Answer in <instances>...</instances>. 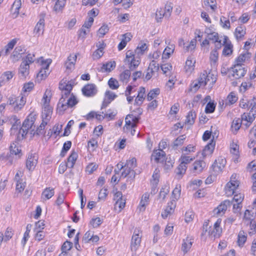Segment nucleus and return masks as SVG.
<instances>
[{
  "mask_svg": "<svg viewBox=\"0 0 256 256\" xmlns=\"http://www.w3.org/2000/svg\"><path fill=\"white\" fill-rule=\"evenodd\" d=\"M50 63V62H46L44 63H42V68L37 75L38 78H40L42 80L47 76L48 74L46 70H48Z\"/></svg>",
  "mask_w": 256,
  "mask_h": 256,
  "instance_id": "obj_31",
  "label": "nucleus"
},
{
  "mask_svg": "<svg viewBox=\"0 0 256 256\" xmlns=\"http://www.w3.org/2000/svg\"><path fill=\"white\" fill-rule=\"evenodd\" d=\"M108 85L109 87L112 90H116L120 86L118 81L116 79L112 78H110L108 80Z\"/></svg>",
  "mask_w": 256,
  "mask_h": 256,
  "instance_id": "obj_53",
  "label": "nucleus"
},
{
  "mask_svg": "<svg viewBox=\"0 0 256 256\" xmlns=\"http://www.w3.org/2000/svg\"><path fill=\"white\" fill-rule=\"evenodd\" d=\"M17 40L16 38L12 40L10 42H9L8 44L5 46V54H8L10 50H12L14 46L16 44Z\"/></svg>",
  "mask_w": 256,
  "mask_h": 256,
  "instance_id": "obj_62",
  "label": "nucleus"
},
{
  "mask_svg": "<svg viewBox=\"0 0 256 256\" xmlns=\"http://www.w3.org/2000/svg\"><path fill=\"white\" fill-rule=\"evenodd\" d=\"M195 60L190 56L188 57L186 62L184 68L187 72L191 73L194 70Z\"/></svg>",
  "mask_w": 256,
  "mask_h": 256,
  "instance_id": "obj_34",
  "label": "nucleus"
},
{
  "mask_svg": "<svg viewBox=\"0 0 256 256\" xmlns=\"http://www.w3.org/2000/svg\"><path fill=\"white\" fill-rule=\"evenodd\" d=\"M203 80H200V74L197 80L194 81L190 85L191 91L196 92L200 87H204L206 86V82H204Z\"/></svg>",
  "mask_w": 256,
  "mask_h": 256,
  "instance_id": "obj_21",
  "label": "nucleus"
},
{
  "mask_svg": "<svg viewBox=\"0 0 256 256\" xmlns=\"http://www.w3.org/2000/svg\"><path fill=\"white\" fill-rule=\"evenodd\" d=\"M13 76L14 74L12 72L8 71L2 74L0 78L2 80V82H7L12 79Z\"/></svg>",
  "mask_w": 256,
  "mask_h": 256,
  "instance_id": "obj_57",
  "label": "nucleus"
},
{
  "mask_svg": "<svg viewBox=\"0 0 256 256\" xmlns=\"http://www.w3.org/2000/svg\"><path fill=\"white\" fill-rule=\"evenodd\" d=\"M71 146L72 142L70 141H67L64 143L60 153V156H65L66 152L70 149Z\"/></svg>",
  "mask_w": 256,
  "mask_h": 256,
  "instance_id": "obj_61",
  "label": "nucleus"
},
{
  "mask_svg": "<svg viewBox=\"0 0 256 256\" xmlns=\"http://www.w3.org/2000/svg\"><path fill=\"white\" fill-rule=\"evenodd\" d=\"M54 188H47L43 191L42 197L44 199L48 200L54 195Z\"/></svg>",
  "mask_w": 256,
  "mask_h": 256,
  "instance_id": "obj_39",
  "label": "nucleus"
},
{
  "mask_svg": "<svg viewBox=\"0 0 256 256\" xmlns=\"http://www.w3.org/2000/svg\"><path fill=\"white\" fill-rule=\"evenodd\" d=\"M216 108V104L214 102H208L206 106L205 112L210 114L214 112Z\"/></svg>",
  "mask_w": 256,
  "mask_h": 256,
  "instance_id": "obj_60",
  "label": "nucleus"
},
{
  "mask_svg": "<svg viewBox=\"0 0 256 256\" xmlns=\"http://www.w3.org/2000/svg\"><path fill=\"white\" fill-rule=\"evenodd\" d=\"M48 90L46 92L42 98V100H44V108L42 110V118H44L46 120H50L51 118V115L52 111V108L49 105L50 98L46 94Z\"/></svg>",
  "mask_w": 256,
  "mask_h": 256,
  "instance_id": "obj_4",
  "label": "nucleus"
},
{
  "mask_svg": "<svg viewBox=\"0 0 256 256\" xmlns=\"http://www.w3.org/2000/svg\"><path fill=\"white\" fill-rule=\"evenodd\" d=\"M214 136H212V139L211 140L210 142L208 144L203 150L202 155L204 158L211 154L213 152L216 144L214 140Z\"/></svg>",
  "mask_w": 256,
  "mask_h": 256,
  "instance_id": "obj_19",
  "label": "nucleus"
},
{
  "mask_svg": "<svg viewBox=\"0 0 256 256\" xmlns=\"http://www.w3.org/2000/svg\"><path fill=\"white\" fill-rule=\"evenodd\" d=\"M218 53L216 50H212L210 54V59L212 64H215L217 62L218 60Z\"/></svg>",
  "mask_w": 256,
  "mask_h": 256,
  "instance_id": "obj_51",
  "label": "nucleus"
},
{
  "mask_svg": "<svg viewBox=\"0 0 256 256\" xmlns=\"http://www.w3.org/2000/svg\"><path fill=\"white\" fill-rule=\"evenodd\" d=\"M247 238L246 233L244 230H240L238 236V244L240 246H242L246 242Z\"/></svg>",
  "mask_w": 256,
  "mask_h": 256,
  "instance_id": "obj_37",
  "label": "nucleus"
},
{
  "mask_svg": "<svg viewBox=\"0 0 256 256\" xmlns=\"http://www.w3.org/2000/svg\"><path fill=\"white\" fill-rule=\"evenodd\" d=\"M192 242H193L191 240L188 238L183 240V242L182 246V250L184 254H186L190 249Z\"/></svg>",
  "mask_w": 256,
  "mask_h": 256,
  "instance_id": "obj_32",
  "label": "nucleus"
},
{
  "mask_svg": "<svg viewBox=\"0 0 256 256\" xmlns=\"http://www.w3.org/2000/svg\"><path fill=\"white\" fill-rule=\"evenodd\" d=\"M246 34V28L244 26H238L234 32V35L237 40L242 38Z\"/></svg>",
  "mask_w": 256,
  "mask_h": 256,
  "instance_id": "obj_35",
  "label": "nucleus"
},
{
  "mask_svg": "<svg viewBox=\"0 0 256 256\" xmlns=\"http://www.w3.org/2000/svg\"><path fill=\"white\" fill-rule=\"evenodd\" d=\"M192 172L195 174H198L202 172L206 166V163L202 160H196L193 164Z\"/></svg>",
  "mask_w": 256,
  "mask_h": 256,
  "instance_id": "obj_18",
  "label": "nucleus"
},
{
  "mask_svg": "<svg viewBox=\"0 0 256 256\" xmlns=\"http://www.w3.org/2000/svg\"><path fill=\"white\" fill-rule=\"evenodd\" d=\"M78 158V154L75 152H72L68 158L67 166L69 168H72Z\"/></svg>",
  "mask_w": 256,
  "mask_h": 256,
  "instance_id": "obj_36",
  "label": "nucleus"
},
{
  "mask_svg": "<svg viewBox=\"0 0 256 256\" xmlns=\"http://www.w3.org/2000/svg\"><path fill=\"white\" fill-rule=\"evenodd\" d=\"M196 118V114L194 112H190L186 118V124L192 125L194 122V120Z\"/></svg>",
  "mask_w": 256,
  "mask_h": 256,
  "instance_id": "obj_43",
  "label": "nucleus"
},
{
  "mask_svg": "<svg viewBox=\"0 0 256 256\" xmlns=\"http://www.w3.org/2000/svg\"><path fill=\"white\" fill-rule=\"evenodd\" d=\"M224 46L222 50V54L226 56L230 55L232 52V44L227 42Z\"/></svg>",
  "mask_w": 256,
  "mask_h": 256,
  "instance_id": "obj_47",
  "label": "nucleus"
},
{
  "mask_svg": "<svg viewBox=\"0 0 256 256\" xmlns=\"http://www.w3.org/2000/svg\"><path fill=\"white\" fill-rule=\"evenodd\" d=\"M160 93V90L159 88L153 89L148 93L147 96V100L148 101H150L154 98H156Z\"/></svg>",
  "mask_w": 256,
  "mask_h": 256,
  "instance_id": "obj_45",
  "label": "nucleus"
},
{
  "mask_svg": "<svg viewBox=\"0 0 256 256\" xmlns=\"http://www.w3.org/2000/svg\"><path fill=\"white\" fill-rule=\"evenodd\" d=\"M166 18H169L172 10V4L170 2H167L165 5L164 10H163Z\"/></svg>",
  "mask_w": 256,
  "mask_h": 256,
  "instance_id": "obj_48",
  "label": "nucleus"
},
{
  "mask_svg": "<svg viewBox=\"0 0 256 256\" xmlns=\"http://www.w3.org/2000/svg\"><path fill=\"white\" fill-rule=\"evenodd\" d=\"M242 120L240 118H234L232 124V129H234L236 132H237L238 130L240 128L242 124Z\"/></svg>",
  "mask_w": 256,
  "mask_h": 256,
  "instance_id": "obj_46",
  "label": "nucleus"
},
{
  "mask_svg": "<svg viewBox=\"0 0 256 256\" xmlns=\"http://www.w3.org/2000/svg\"><path fill=\"white\" fill-rule=\"evenodd\" d=\"M226 164V160L224 158L220 156L215 160L211 166L212 174L214 176H217L222 172Z\"/></svg>",
  "mask_w": 256,
  "mask_h": 256,
  "instance_id": "obj_3",
  "label": "nucleus"
},
{
  "mask_svg": "<svg viewBox=\"0 0 256 256\" xmlns=\"http://www.w3.org/2000/svg\"><path fill=\"white\" fill-rule=\"evenodd\" d=\"M140 230L136 228L134 230V234L132 238L130 248L132 251L136 252L141 242V236L139 234Z\"/></svg>",
  "mask_w": 256,
  "mask_h": 256,
  "instance_id": "obj_7",
  "label": "nucleus"
},
{
  "mask_svg": "<svg viewBox=\"0 0 256 256\" xmlns=\"http://www.w3.org/2000/svg\"><path fill=\"white\" fill-rule=\"evenodd\" d=\"M181 192V186L177 184L172 191V194L174 199L178 200L180 198Z\"/></svg>",
  "mask_w": 256,
  "mask_h": 256,
  "instance_id": "obj_59",
  "label": "nucleus"
},
{
  "mask_svg": "<svg viewBox=\"0 0 256 256\" xmlns=\"http://www.w3.org/2000/svg\"><path fill=\"white\" fill-rule=\"evenodd\" d=\"M10 120L12 122L13 121L14 122V123L12 124V127L11 128V134H18L19 136L20 134L18 133V131L20 124V120H18L16 116H12L11 117Z\"/></svg>",
  "mask_w": 256,
  "mask_h": 256,
  "instance_id": "obj_23",
  "label": "nucleus"
},
{
  "mask_svg": "<svg viewBox=\"0 0 256 256\" xmlns=\"http://www.w3.org/2000/svg\"><path fill=\"white\" fill-rule=\"evenodd\" d=\"M60 89L64 92V91L66 90V92H70L72 88V85L69 84H66V82H60L59 85Z\"/></svg>",
  "mask_w": 256,
  "mask_h": 256,
  "instance_id": "obj_54",
  "label": "nucleus"
},
{
  "mask_svg": "<svg viewBox=\"0 0 256 256\" xmlns=\"http://www.w3.org/2000/svg\"><path fill=\"white\" fill-rule=\"evenodd\" d=\"M149 196L150 194L148 193H145L142 196L138 206V208L140 211L144 212L145 210L146 206L148 204Z\"/></svg>",
  "mask_w": 256,
  "mask_h": 256,
  "instance_id": "obj_27",
  "label": "nucleus"
},
{
  "mask_svg": "<svg viewBox=\"0 0 256 256\" xmlns=\"http://www.w3.org/2000/svg\"><path fill=\"white\" fill-rule=\"evenodd\" d=\"M116 167L119 170H122L120 178H125L127 176H129L132 180H134L136 176V172L134 170L126 168V166L124 165V163L121 162L118 164Z\"/></svg>",
  "mask_w": 256,
  "mask_h": 256,
  "instance_id": "obj_6",
  "label": "nucleus"
},
{
  "mask_svg": "<svg viewBox=\"0 0 256 256\" xmlns=\"http://www.w3.org/2000/svg\"><path fill=\"white\" fill-rule=\"evenodd\" d=\"M129 64V68L131 70H135L140 63V58L138 56L133 57L126 62Z\"/></svg>",
  "mask_w": 256,
  "mask_h": 256,
  "instance_id": "obj_28",
  "label": "nucleus"
},
{
  "mask_svg": "<svg viewBox=\"0 0 256 256\" xmlns=\"http://www.w3.org/2000/svg\"><path fill=\"white\" fill-rule=\"evenodd\" d=\"M46 16V14L44 13H42L40 15V20L36 26H35L34 29V32L36 33L38 36H39L40 34H42L44 31V18Z\"/></svg>",
  "mask_w": 256,
  "mask_h": 256,
  "instance_id": "obj_10",
  "label": "nucleus"
},
{
  "mask_svg": "<svg viewBox=\"0 0 256 256\" xmlns=\"http://www.w3.org/2000/svg\"><path fill=\"white\" fill-rule=\"evenodd\" d=\"M221 221L222 220L220 219H218L216 221L214 224L212 230L208 232V236H213L214 238L220 237L222 232V229L220 227Z\"/></svg>",
  "mask_w": 256,
  "mask_h": 256,
  "instance_id": "obj_15",
  "label": "nucleus"
},
{
  "mask_svg": "<svg viewBox=\"0 0 256 256\" xmlns=\"http://www.w3.org/2000/svg\"><path fill=\"white\" fill-rule=\"evenodd\" d=\"M76 60V55H70L68 58L67 61L64 64L66 69L69 70H72L74 69Z\"/></svg>",
  "mask_w": 256,
  "mask_h": 256,
  "instance_id": "obj_26",
  "label": "nucleus"
},
{
  "mask_svg": "<svg viewBox=\"0 0 256 256\" xmlns=\"http://www.w3.org/2000/svg\"><path fill=\"white\" fill-rule=\"evenodd\" d=\"M238 97L234 92H231L227 96L226 104H232L238 100Z\"/></svg>",
  "mask_w": 256,
  "mask_h": 256,
  "instance_id": "obj_44",
  "label": "nucleus"
},
{
  "mask_svg": "<svg viewBox=\"0 0 256 256\" xmlns=\"http://www.w3.org/2000/svg\"><path fill=\"white\" fill-rule=\"evenodd\" d=\"M255 218V214L252 212L248 210H246L244 212V220L247 225L249 224L250 227H253L254 226V220Z\"/></svg>",
  "mask_w": 256,
  "mask_h": 256,
  "instance_id": "obj_17",
  "label": "nucleus"
},
{
  "mask_svg": "<svg viewBox=\"0 0 256 256\" xmlns=\"http://www.w3.org/2000/svg\"><path fill=\"white\" fill-rule=\"evenodd\" d=\"M174 51V46L173 45H171L170 46H167L165 48L162 55V59H168L170 54L173 53Z\"/></svg>",
  "mask_w": 256,
  "mask_h": 256,
  "instance_id": "obj_41",
  "label": "nucleus"
},
{
  "mask_svg": "<svg viewBox=\"0 0 256 256\" xmlns=\"http://www.w3.org/2000/svg\"><path fill=\"white\" fill-rule=\"evenodd\" d=\"M126 125L124 127L126 128L127 130H130V128H133L136 127V123H133L130 118V115H128L126 116L125 118Z\"/></svg>",
  "mask_w": 256,
  "mask_h": 256,
  "instance_id": "obj_49",
  "label": "nucleus"
},
{
  "mask_svg": "<svg viewBox=\"0 0 256 256\" xmlns=\"http://www.w3.org/2000/svg\"><path fill=\"white\" fill-rule=\"evenodd\" d=\"M109 30V28L106 24L102 25L98 30V34L99 37H103Z\"/></svg>",
  "mask_w": 256,
  "mask_h": 256,
  "instance_id": "obj_56",
  "label": "nucleus"
},
{
  "mask_svg": "<svg viewBox=\"0 0 256 256\" xmlns=\"http://www.w3.org/2000/svg\"><path fill=\"white\" fill-rule=\"evenodd\" d=\"M78 103V100L76 97L72 94L66 100H64V98H60L58 104V110L59 112H63L68 108H72Z\"/></svg>",
  "mask_w": 256,
  "mask_h": 256,
  "instance_id": "obj_2",
  "label": "nucleus"
},
{
  "mask_svg": "<svg viewBox=\"0 0 256 256\" xmlns=\"http://www.w3.org/2000/svg\"><path fill=\"white\" fill-rule=\"evenodd\" d=\"M228 38L227 36H224V40L223 42H222L221 40H218V42H214L215 44V48L214 50H216L218 51V50L220 49L222 46H224L228 41Z\"/></svg>",
  "mask_w": 256,
  "mask_h": 256,
  "instance_id": "obj_63",
  "label": "nucleus"
},
{
  "mask_svg": "<svg viewBox=\"0 0 256 256\" xmlns=\"http://www.w3.org/2000/svg\"><path fill=\"white\" fill-rule=\"evenodd\" d=\"M21 0H16L13 3L11 10L12 12H14V14H16V16H18L19 14V10L21 8Z\"/></svg>",
  "mask_w": 256,
  "mask_h": 256,
  "instance_id": "obj_40",
  "label": "nucleus"
},
{
  "mask_svg": "<svg viewBox=\"0 0 256 256\" xmlns=\"http://www.w3.org/2000/svg\"><path fill=\"white\" fill-rule=\"evenodd\" d=\"M200 80L206 82V85L208 84L212 86L216 80V76L210 72H208L206 71H204L200 74Z\"/></svg>",
  "mask_w": 256,
  "mask_h": 256,
  "instance_id": "obj_8",
  "label": "nucleus"
},
{
  "mask_svg": "<svg viewBox=\"0 0 256 256\" xmlns=\"http://www.w3.org/2000/svg\"><path fill=\"white\" fill-rule=\"evenodd\" d=\"M146 90L144 87H140L138 94L135 99V104L140 106L142 104L144 99Z\"/></svg>",
  "mask_w": 256,
  "mask_h": 256,
  "instance_id": "obj_29",
  "label": "nucleus"
},
{
  "mask_svg": "<svg viewBox=\"0 0 256 256\" xmlns=\"http://www.w3.org/2000/svg\"><path fill=\"white\" fill-rule=\"evenodd\" d=\"M30 66L26 61H22L19 68L20 76L25 78L29 74Z\"/></svg>",
  "mask_w": 256,
  "mask_h": 256,
  "instance_id": "obj_20",
  "label": "nucleus"
},
{
  "mask_svg": "<svg viewBox=\"0 0 256 256\" xmlns=\"http://www.w3.org/2000/svg\"><path fill=\"white\" fill-rule=\"evenodd\" d=\"M194 158L190 157V156H186L182 155L180 159V162L184 165L186 166L188 164L192 161Z\"/></svg>",
  "mask_w": 256,
  "mask_h": 256,
  "instance_id": "obj_64",
  "label": "nucleus"
},
{
  "mask_svg": "<svg viewBox=\"0 0 256 256\" xmlns=\"http://www.w3.org/2000/svg\"><path fill=\"white\" fill-rule=\"evenodd\" d=\"M82 92L84 96L88 97H92L96 94L98 90L94 84H90L86 85L82 88Z\"/></svg>",
  "mask_w": 256,
  "mask_h": 256,
  "instance_id": "obj_9",
  "label": "nucleus"
},
{
  "mask_svg": "<svg viewBox=\"0 0 256 256\" xmlns=\"http://www.w3.org/2000/svg\"><path fill=\"white\" fill-rule=\"evenodd\" d=\"M238 186V181L230 180L228 182L225 186V193L226 196H230L233 195Z\"/></svg>",
  "mask_w": 256,
  "mask_h": 256,
  "instance_id": "obj_11",
  "label": "nucleus"
},
{
  "mask_svg": "<svg viewBox=\"0 0 256 256\" xmlns=\"http://www.w3.org/2000/svg\"><path fill=\"white\" fill-rule=\"evenodd\" d=\"M38 156L36 154H30L26 161V168L29 170H32L38 163Z\"/></svg>",
  "mask_w": 256,
  "mask_h": 256,
  "instance_id": "obj_14",
  "label": "nucleus"
},
{
  "mask_svg": "<svg viewBox=\"0 0 256 256\" xmlns=\"http://www.w3.org/2000/svg\"><path fill=\"white\" fill-rule=\"evenodd\" d=\"M186 138V136L184 134L180 136L177 138L173 142L174 147H177L179 146L182 145L184 144Z\"/></svg>",
  "mask_w": 256,
  "mask_h": 256,
  "instance_id": "obj_55",
  "label": "nucleus"
},
{
  "mask_svg": "<svg viewBox=\"0 0 256 256\" xmlns=\"http://www.w3.org/2000/svg\"><path fill=\"white\" fill-rule=\"evenodd\" d=\"M25 104L26 100L23 96H17L16 102L13 106L14 110L17 112H18L23 108Z\"/></svg>",
  "mask_w": 256,
  "mask_h": 256,
  "instance_id": "obj_25",
  "label": "nucleus"
},
{
  "mask_svg": "<svg viewBox=\"0 0 256 256\" xmlns=\"http://www.w3.org/2000/svg\"><path fill=\"white\" fill-rule=\"evenodd\" d=\"M132 38V35L130 32L123 34L122 38L118 46V50H123L126 46L128 42Z\"/></svg>",
  "mask_w": 256,
  "mask_h": 256,
  "instance_id": "obj_22",
  "label": "nucleus"
},
{
  "mask_svg": "<svg viewBox=\"0 0 256 256\" xmlns=\"http://www.w3.org/2000/svg\"><path fill=\"white\" fill-rule=\"evenodd\" d=\"M255 115H256V104L252 106L250 110V112L248 113H244L242 115L241 120L242 121H248L249 120V118H253L254 120L255 119Z\"/></svg>",
  "mask_w": 256,
  "mask_h": 256,
  "instance_id": "obj_24",
  "label": "nucleus"
},
{
  "mask_svg": "<svg viewBox=\"0 0 256 256\" xmlns=\"http://www.w3.org/2000/svg\"><path fill=\"white\" fill-rule=\"evenodd\" d=\"M26 49L24 46H16L11 56V58L13 62H16L20 60L22 58V54L26 52Z\"/></svg>",
  "mask_w": 256,
  "mask_h": 256,
  "instance_id": "obj_16",
  "label": "nucleus"
},
{
  "mask_svg": "<svg viewBox=\"0 0 256 256\" xmlns=\"http://www.w3.org/2000/svg\"><path fill=\"white\" fill-rule=\"evenodd\" d=\"M126 168H130L134 170L136 167V160L135 158H132L127 160L124 164Z\"/></svg>",
  "mask_w": 256,
  "mask_h": 256,
  "instance_id": "obj_50",
  "label": "nucleus"
},
{
  "mask_svg": "<svg viewBox=\"0 0 256 256\" xmlns=\"http://www.w3.org/2000/svg\"><path fill=\"white\" fill-rule=\"evenodd\" d=\"M165 159L166 153L161 149L154 150L151 156V160H154L156 163H162Z\"/></svg>",
  "mask_w": 256,
  "mask_h": 256,
  "instance_id": "obj_12",
  "label": "nucleus"
},
{
  "mask_svg": "<svg viewBox=\"0 0 256 256\" xmlns=\"http://www.w3.org/2000/svg\"><path fill=\"white\" fill-rule=\"evenodd\" d=\"M116 66V64L114 61L110 62L104 64L100 68V71L102 72H110L114 70Z\"/></svg>",
  "mask_w": 256,
  "mask_h": 256,
  "instance_id": "obj_30",
  "label": "nucleus"
},
{
  "mask_svg": "<svg viewBox=\"0 0 256 256\" xmlns=\"http://www.w3.org/2000/svg\"><path fill=\"white\" fill-rule=\"evenodd\" d=\"M130 70H124L120 76V80L124 83H128L130 78L131 72Z\"/></svg>",
  "mask_w": 256,
  "mask_h": 256,
  "instance_id": "obj_38",
  "label": "nucleus"
},
{
  "mask_svg": "<svg viewBox=\"0 0 256 256\" xmlns=\"http://www.w3.org/2000/svg\"><path fill=\"white\" fill-rule=\"evenodd\" d=\"M246 72L244 65L238 64H235L233 67H232L230 73L232 76L236 79H239L243 77Z\"/></svg>",
  "mask_w": 256,
  "mask_h": 256,
  "instance_id": "obj_5",
  "label": "nucleus"
},
{
  "mask_svg": "<svg viewBox=\"0 0 256 256\" xmlns=\"http://www.w3.org/2000/svg\"><path fill=\"white\" fill-rule=\"evenodd\" d=\"M36 118L34 116L30 114L28 115L27 118L23 122L22 126L18 130V133L22 134V137L24 138L28 134V130L33 132L34 130L35 126H34Z\"/></svg>",
  "mask_w": 256,
  "mask_h": 256,
  "instance_id": "obj_1",
  "label": "nucleus"
},
{
  "mask_svg": "<svg viewBox=\"0 0 256 256\" xmlns=\"http://www.w3.org/2000/svg\"><path fill=\"white\" fill-rule=\"evenodd\" d=\"M256 104L254 100H248L246 99L242 98L240 100V106L242 108H250Z\"/></svg>",
  "mask_w": 256,
  "mask_h": 256,
  "instance_id": "obj_33",
  "label": "nucleus"
},
{
  "mask_svg": "<svg viewBox=\"0 0 256 256\" xmlns=\"http://www.w3.org/2000/svg\"><path fill=\"white\" fill-rule=\"evenodd\" d=\"M244 200V196L242 194H236L234 195L233 200L232 202V204L234 202L238 203V208H240V205L241 202Z\"/></svg>",
  "mask_w": 256,
  "mask_h": 256,
  "instance_id": "obj_58",
  "label": "nucleus"
},
{
  "mask_svg": "<svg viewBox=\"0 0 256 256\" xmlns=\"http://www.w3.org/2000/svg\"><path fill=\"white\" fill-rule=\"evenodd\" d=\"M186 168V166H185L184 164H182L180 162L178 166L177 167L175 172L177 175L182 176L185 174Z\"/></svg>",
  "mask_w": 256,
  "mask_h": 256,
  "instance_id": "obj_52",
  "label": "nucleus"
},
{
  "mask_svg": "<svg viewBox=\"0 0 256 256\" xmlns=\"http://www.w3.org/2000/svg\"><path fill=\"white\" fill-rule=\"evenodd\" d=\"M56 2L55 4L54 7V10L56 12H59L62 10L66 3V0H52Z\"/></svg>",
  "mask_w": 256,
  "mask_h": 256,
  "instance_id": "obj_42",
  "label": "nucleus"
},
{
  "mask_svg": "<svg viewBox=\"0 0 256 256\" xmlns=\"http://www.w3.org/2000/svg\"><path fill=\"white\" fill-rule=\"evenodd\" d=\"M232 202L229 200H225L222 202L218 207L214 208V214L218 216H222L228 207L230 206Z\"/></svg>",
  "mask_w": 256,
  "mask_h": 256,
  "instance_id": "obj_13",
  "label": "nucleus"
}]
</instances>
